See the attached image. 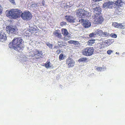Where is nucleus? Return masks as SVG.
I'll return each instance as SVG.
<instances>
[{"label":"nucleus","instance_id":"obj_11","mask_svg":"<svg viewBox=\"0 0 125 125\" xmlns=\"http://www.w3.org/2000/svg\"><path fill=\"white\" fill-rule=\"evenodd\" d=\"M66 64L67 65L68 67L69 68L72 67L74 65L75 62L71 58H68L66 60Z\"/></svg>","mask_w":125,"mask_h":125},{"label":"nucleus","instance_id":"obj_9","mask_svg":"<svg viewBox=\"0 0 125 125\" xmlns=\"http://www.w3.org/2000/svg\"><path fill=\"white\" fill-rule=\"evenodd\" d=\"M95 34L96 36H100L102 37H106L109 36V34L106 32H103V31L99 29H97L95 31Z\"/></svg>","mask_w":125,"mask_h":125},{"label":"nucleus","instance_id":"obj_12","mask_svg":"<svg viewBox=\"0 0 125 125\" xmlns=\"http://www.w3.org/2000/svg\"><path fill=\"white\" fill-rule=\"evenodd\" d=\"M6 30L9 34L14 33L16 31V29L11 26H8L6 28Z\"/></svg>","mask_w":125,"mask_h":125},{"label":"nucleus","instance_id":"obj_36","mask_svg":"<svg viewBox=\"0 0 125 125\" xmlns=\"http://www.w3.org/2000/svg\"><path fill=\"white\" fill-rule=\"evenodd\" d=\"M58 46H55L54 47V48H57Z\"/></svg>","mask_w":125,"mask_h":125},{"label":"nucleus","instance_id":"obj_32","mask_svg":"<svg viewBox=\"0 0 125 125\" xmlns=\"http://www.w3.org/2000/svg\"><path fill=\"white\" fill-rule=\"evenodd\" d=\"M73 40H71L68 41V42L69 44H72L73 43Z\"/></svg>","mask_w":125,"mask_h":125},{"label":"nucleus","instance_id":"obj_14","mask_svg":"<svg viewBox=\"0 0 125 125\" xmlns=\"http://www.w3.org/2000/svg\"><path fill=\"white\" fill-rule=\"evenodd\" d=\"M65 19L67 22L73 23L75 22V19L71 15H66L65 17Z\"/></svg>","mask_w":125,"mask_h":125},{"label":"nucleus","instance_id":"obj_25","mask_svg":"<svg viewBox=\"0 0 125 125\" xmlns=\"http://www.w3.org/2000/svg\"><path fill=\"white\" fill-rule=\"evenodd\" d=\"M106 43L107 44V45L109 46L112 43L111 40L110 39L108 40L105 41Z\"/></svg>","mask_w":125,"mask_h":125},{"label":"nucleus","instance_id":"obj_31","mask_svg":"<svg viewBox=\"0 0 125 125\" xmlns=\"http://www.w3.org/2000/svg\"><path fill=\"white\" fill-rule=\"evenodd\" d=\"M112 52V51L111 50H108L107 51V53L109 55Z\"/></svg>","mask_w":125,"mask_h":125},{"label":"nucleus","instance_id":"obj_8","mask_svg":"<svg viewBox=\"0 0 125 125\" xmlns=\"http://www.w3.org/2000/svg\"><path fill=\"white\" fill-rule=\"evenodd\" d=\"M115 3L113 2L109 1L105 2L103 5L104 8L112 9L115 7Z\"/></svg>","mask_w":125,"mask_h":125},{"label":"nucleus","instance_id":"obj_2","mask_svg":"<svg viewBox=\"0 0 125 125\" xmlns=\"http://www.w3.org/2000/svg\"><path fill=\"white\" fill-rule=\"evenodd\" d=\"M23 40L21 38L15 37L9 44V48L13 49L18 52L23 50L24 46L22 43Z\"/></svg>","mask_w":125,"mask_h":125},{"label":"nucleus","instance_id":"obj_1","mask_svg":"<svg viewBox=\"0 0 125 125\" xmlns=\"http://www.w3.org/2000/svg\"><path fill=\"white\" fill-rule=\"evenodd\" d=\"M5 13L7 17L14 19L21 17L23 20L28 21L30 20L32 18L31 13L28 10L22 13L21 10L18 9H12L6 10Z\"/></svg>","mask_w":125,"mask_h":125},{"label":"nucleus","instance_id":"obj_37","mask_svg":"<svg viewBox=\"0 0 125 125\" xmlns=\"http://www.w3.org/2000/svg\"><path fill=\"white\" fill-rule=\"evenodd\" d=\"M59 42V43H61V42Z\"/></svg>","mask_w":125,"mask_h":125},{"label":"nucleus","instance_id":"obj_28","mask_svg":"<svg viewBox=\"0 0 125 125\" xmlns=\"http://www.w3.org/2000/svg\"><path fill=\"white\" fill-rule=\"evenodd\" d=\"M46 45L49 47L51 49H52V44H51L49 43H48L46 44Z\"/></svg>","mask_w":125,"mask_h":125},{"label":"nucleus","instance_id":"obj_19","mask_svg":"<svg viewBox=\"0 0 125 125\" xmlns=\"http://www.w3.org/2000/svg\"><path fill=\"white\" fill-rule=\"evenodd\" d=\"M37 27L34 28L31 27L29 29V32H30L31 34H35V33L37 32L38 31Z\"/></svg>","mask_w":125,"mask_h":125},{"label":"nucleus","instance_id":"obj_27","mask_svg":"<svg viewBox=\"0 0 125 125\" xmlns=\"http://www.w3.org/2000/svg\"><path fill=\"white\" fill-rule=\"evenodd\" d=\"M110 36L111 37L113 38H116L117 37V35L115 33H112L111 34Z\"/></svg>","mask_w":125,"mask_h":125},{"label":"nucleus","instance_id":"obj_3","mask_svg":"<svg viewBox=\"0 0 125 125\" xmlns=\"http://www.w3.org/2000/svg\"><path fill=\"white\" fill-rule=\"evenodd\" d=\"M94 49L92 47H87L84 48L81 51L82 55L86 56H90L93 54Z\"/></svg>","mask_w":125,"mask_h":125},{"label":"nucleus","instance_id":"obj_10","mask_svg":"<svg viewBox=\"0 0 125 125\" xmlns=\"http://www.w3.org/2000/svg\"><path fill=\"white\" fill-rule=\"evenodd\" d=\"M117 4L119 5L116 8L115 10V13L116 14H119L121 13L123 10V8L121 5L120 3H121L122 1L121 0H117Z\"/></svg>","mask_w":125,"mask_h":125},{"label":"nucleus","instance_id":"obj_6","mask_svg":"<svg viewBox=\"0 0 125 125\" xmlns=\"http://www.w3.org/2000/svg\"><path fill=\"white\" fill-rule=\"evenodd\" d=\"M61 32L62 34L64 36V37L63 38V40L67 41L70 39L71 37V34L66 29H62Z\"/></svg>","mask_w":125,"mask_h":125},{"label":"nucleus","instance_id":"obj_29","mask_svg":"<svg viewBox=\"0 0 125 125\" xmlns=\"http://www.w3.org/2000/svg\"><path fill=\"white\" fill-rule=\"evenodd\" d=\"M73 44L75 45H78L79 44V43L78 41H73Z\"/></svg>","mask_w":125,"mask_h":125},{"label":"nucleus","instance_id":"obj_17","mask_svg":"<svg viewBox=\"0 0 125 125\" xmlns=\"http://www.w3.org/2000/svg\"><path fill=\"white\" fill-rule=\"evenodd\" d=\"M83 25L85 28H88L91 25L90 22L89 21H86L85 20L83 19Z\"/></svg>","mask_w":125,"mask_h":125},{"label":"nucleus","instance_id":"obj_20","mask_svg":"<svg viewBox=\"0 0 125 125\" xmlns=\"http://www.w3.org/2000/svg\"><path fill=\"white\" fill-rule=\"evenodd\" d=\"M88 61V60L87 58L86 57L81 58L78 60V62H87Z\"/></svg>","mask_w":125,"mask_h":125},{"label":"nucleus","instance_id":"obj_13","mask_svg":"<svg viewBox=\"0 0 125 125\" xmlns=\"http://www.w3.org/2000/svg\"><path fill=\"white\" fill-rule=\"evenodd\" d=\"M31 55L32 56L35 55L40 56L42 54V51H39L38 50L35 49L31 52Z\"/></svg>","mask_w":125,"mask_h":125},{"label":"nucleus","instance_id":"obj_4","mask_svg":"<svg viewBox=\"0 0 125 125\" xmlns=\"http://www.w3.org/2000/svg\"><path fill=\"white\" fill-rule=\"evenodd\" d=\"M92 9L95 16L100 15L101 14L102 10L98 5L96 3L94 4L92 6Z\"/></svg>","mask_w":125,"mask_h":125},{"label":"nucleus","instance_id":"obj_35","mask_svg":"<svg viewBox=\"0 0 125 125\" xmlns=\"http://www.w3.org/2000/svg\"><path fill=\"white\" fill-rule=\"evenodd\" d=\"M115 53H116V54H119V53L118 52H116Z\"/></svg>","mask_w":125,"mask_h":125},{"label":"nucleus","instance_id":"obj_33","mask_svg":"<svg viewBox=\"0 0 125 125\" xmlns=\"http://www.w3.org/2000/svg\"><path fill=\"white\" fill-rule=\"evenodd\" d=\"M61 52V51L60 49H58L56 51V52L57 54H59Z\"/></svg>","mask_w":125,"mask_h":125},{"label":"nucleus","instance_id":"obj_7","mask_svg":"<svg viewBox=\"0 0 125 125\" xmlns=\"http://www.w3.org/2000/svg\"><path fill=\"white\" fill-rule=\"evenodd\" d=\"M103 17L100 15L94 16V21L95 24H101L104 21Z\"/></svg>","mask_w":125,"mask_h":125},{"label":"nucleus","instance_id":"obj_26","mask_svg":"<svg viewBox=\"0 0 125 125\" xmlns=\"http://www.w3.org/2000/svg\"><path fill=\"white\" fill-rule=\"evenodd\" d=\"M67 23L65 21H62L60 23V25L61 26H63L65 25H66Z\"/></svg>","mask_w":125,"mask_h":125},{"label":"nucleus","instance_id":"obj_21","mask_svg":"<svg viewBox=\"0 0 125 125\" xmlns=\"http://www.w3.org/2000/svg\"><path fill=\"white\" fill-rule=\"evenodd\" d=\"M65 57V56H64L63 54H61L60 55H59V60L60 61H61V60H63L64 58Z\"/></svg>","mask_w":125,"mask_h":125},{"label":"nucleus","instance_id":"obj_30","mask_svg":"<svg viewBox=\"0 0 125 125\" xmlns=\"http://www.w3.org/2000/svg\"><path fill=\"white\" fill-rule=\"evenodd\" d=\"M103 69V68L99 67H97V68H96V69L97 70L99 71H101Z\"/></svg>","mask_w":125,"mask_h":125},{"label":"nucleus","instance_id":"obj_15","mask_svg":"<svg viewBox=\"0 0 125 125\" xmlns=\"http://www.w3.org/2000/svg\"><path fill=\"white\" fill-rule=\"evenodd\" d=\"M7 39L6 35L4 31H0V41H5Z\"/></svg>","mask_w":125,"mask_h":125},{"label":"nucleus","instance_id":"obj_23","mask_svg":"<svg viewBox=\"0 0 125 125\" xmlns=\"http://www.w3.org/2000/svg\"><path fill=\"white\" fill-rule=\"evenodd\" d=\"M95 40H89L88 42V44L89 45H91L95 42Z\"/></svg>","mask_w":125,"mask_h":125},{"label":"nucleus","instance_id":"obj_22","mask_svg":"<svg viewBox=\"0 0 125 125\" xmlns=\"http://www.w3.org/2000/svg\"><path fill=\"white\" fill-rule=\"evenodd\" d=\"M50 61L47 62L44 65L45 66L46 68H48L51 67V66H50Z\"/></svg>","mask_w":125,"mask_h":125},{"label":"nucleus","instance_id":"obj_5","mask_svg":"<svg viewBox=\"0 0 125 125\" xmlns=\"http://www.w3.org/2000/svg\"><path fill=\"white\" fill-rule=\"evenodd\" d=\"M88 11H86L84 9H78L76 12V14L77 16H79L80 17L82 16H88L89 14Z\"/></svg>","mask_w":125,"mask_h":125},{"label":"nucleus","instance_id":"obj_34","mask_svg":"<svg viewBox=\"0 0 125 125\" xmlns=\"http://www.w3.org/2000/svg\"><path fill=\"white\" fill-rule=\"evenodd\" d=\"M10 1L11 3H14V0H9Z\"/></svg>","mask_w":125,"mask_h":125},{"label":"nucleus","instance_id":"obj_18","mask_svg":"<svg viewBox=\"0 0 125 125\" xmlns=\"http://www.w3.org/2000/svg\"><path fill=\"white\" fill-rule=\"evenodd\" d=\"M112 26L115 28L120 29L124 28V26L122 24V23H118L116 22H113L112 24Z\"/></svg>","mask_w":125,"mask_h":125},{"label":"nucleus","instance_id":"obj_16","mask_svg":"<svg viewBox=\"0 0 125 125\" xmlns=\"http://www.w3.org/2000/svg\"><path fill=\"white\" fill-rule=\"evenodd\" d=\"M53 35L56 37H57L60 39H63L61 33L59 30H56L53 32Z\"/></svg>","mask_w":125,"mask_h":125},{"label":"nucleus","instance_id":"obj_24","mask_svg":"<svg viewBox=\"0 0 125 125\" xmlns=\"http://www.w3.org/2000/svg\"><path fill=\"white\" fill-rule=\"evenodd\" d=\"M89 37H95L96 36V35L95 34V32H94V33H90L89 34Z\"/></svg>","mask_w":125,"mask_h":125}]
</instances>
